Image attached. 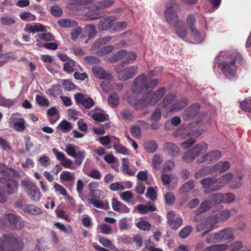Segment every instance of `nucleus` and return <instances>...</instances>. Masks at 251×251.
<instances>
[{"mask_svg":"<svg viewBox=\"0 0 251 251\" xmlns=\"http://www.w3.org/2000/svg\"><path fill=\"white\" fill-rule=\"evenodd\" d=\"M165 88L161 87L153 93H146L142 98L138 100L133 105L136 109L140 110L149 105L154 106L165 94Z\"/></svg>","mask_w":251,"mask_h":251,"instance_id":"nucleus-1","label":"nucleus"},{"mask_svg":"<svg viewBox=\"0 0 251 251\" xmlns=\"http://www.w3.org/2000/svg\"><path fill=\"white\" fill-rule=\"evenodd\" d=\"M154 76L152 71H151L149 76L145 74L138 75L135 79L134 83L132 85V90L135 93H140L144 89L152 88L155 87L158 83L157 79H151L149 77Z\"/></svg>","mask_w":251,"mask_h":251,"instance_id":"nucleus-2","label":"nucleus"},{"mask_svg":"<svg viewBox=\"0 0 251 251\" xmlns=\"http://www.w3.org/2000/svg\"><path fill=\"white\" fill-rule=\"evenodd\" d=\"M24 243L20 238L4 235L0 237V251H22Z\"/></svg>","mask_w":251,"mask_h":251,"instance_id":"nucleus-3","label":"nucleus"},{"mask_svg":"<svg viewBox=\"0 0 251 251\" xmlns=\"http://www.w3.org/2000/svg\"><path fill=\"white\" fill-rule=\"evenodd\" d=\"M207 149V144L205 142H201L186 151L183 155L182 159L186 163H191L197 157L204 153Z\"/></svg>","mask_w":251,"mask_h":251,"instance_id":"nucleus-4","label":"nucleus"},{"mask_svg":"<svg viewBox=\"0 0 251 251\" xmlns=\"http://www.w3.org/2000/svg\"><path fill=\"white\" fill-rule=\"evenodd\" d=\"M178 9V6L175 3H169L167 5L164 12L166 21L173 26L183 25V22L179 20L176 12Z\"/></svg>","mask_w":251,"mask_h":251,"instance_id":"nucleus-5","label":"nucleus"},{"mask_svg":"<svg viewBox=\"0 0 251 251\" xmlns=\"http://www.w3.org/2000/svg\"><path fill=\"white\" fill-rule=\"evenodd\" d=\"M11 176H7L0 177V190L8 195L14 194L18 190L17 181L11 178Z\"/></svg>","mask_w":251,"mask_h":251,"instance_id":"nucleus-6","label":"nucleus"},{"mask_svg":"<svg viewBox=\"0 0 251 251\" xmlns=\"http://www.w3.org/2000/svg\"><path fill=\"white\" fill-rule=\"evenodd\" d=\"M236 58L235 55L228 57L227 60L220 64L219 66L224 75L229 79L232 80L235 77V71L232 69L235 63Z\"/></svg>","mask_w":251,"mask_h":251,"instance_id":"nucleus-7","label":"nucleus"},{"mask_svg":"<svg viewBox=\"0 0 251 251\" xmlns=\"http://www.w3.org/2000/svg\"><path fill=\"white\" fill-rule=\"evenodd\" d=\"M121 65H117L115 69L118 73V77L121 80H126L131 78L137 73V66H130L123 69H121Z\"/></svg>","mask_w":251,"mask_h":251,"instance_id":"nucleus-8","label":"nucleus"},{"mask_svg":"<svg viewBox=\"0 0 251 251\" xmlns=\"http://www.w3.org/2000/svg\"><path fill=\"white\" fill-rule=\"evenodd\" d=\"M92 71L95 76L100 79H105V80L101 82L100 86L105 92H109L111 89V86L108 85V82L107 80L111 79L112 76L107 74L102 68L98 66L94 67Z\"/></svg>","mask_w":251,"mask_h":251,"instance_id":"nucleus-9","label":"nucleus"},{"mask_svg":"<svg viewBox=\"0 0 251 251\" xmlns=\"http://www.w3.org/2000/svg\"><path fill=\"white\" fill-rule=\"evenodd\" d=\"M22 185L26 189L25 191L28 196L33 201H38L40 199L39 190L34 183L28 180H24Z\"/></svg>","mask_w":251,"mask_h":251,"instance_id":"nucleus-10","label":"nucleus"},{"mask_svg":"<svg viewBox=\"0 0 251 251\" xmlns=\"http://www.w3.org/2000/svg\"><path fill=\"white\" fill-rule=\"evenodd\" d=\"M217 178L214 177H207L201 180V184L204 189V194H207L213 191L219 190L217 184Z\"/></svg>","mask_w":251,"mask_h":251,"instance_id":"nucleus-11","label":"nucleus"},{"mask_svg":"<svg viewBox=\"0 0 251 251\" xmlns=\"http://www.w3.org/2000/svg\"><path fill=\"white\" fill-rule=\"evenodd\" d=\"M221 152L219 150H213L202 155L197 159L198 163L208 162L213 163L220 158Z\"/></svg>","mask_w":251,"mask_h":251,"instance_id":"nucleus-12","label":"nucleus"},{"mask_svg":"<svg viewBox=\"0 0 251 251\" xmlns=\"http://www.w3.org/2000/svg\"><path fill=\"white\" fill-rule=\"evenodd\" d=\"M200 105L194 103L187 108L182 113V117L184 120L189 121L195 117L199 113Z\"/></svg>","mask_w":251,"mask_h":251,"instance_id":"nucleus-13","label":"nucleus"},{"mask_svg":"<svg viewBox=\"0 0 251 251\" xmlns=\"http://www.w3.org/2000/svg\"><path fill=\"white\" fill-rule=\"evenodd\" d=\"M75 99L77 103L82 104L86 108H90L95 104L92 98L80 93L75 94Z\"/></svg>","mask_w":251,"mask_h":251,"instance_id":"nucleus-14","label":"nucleus"},{"mask_svg":"<svg viewBox=\"0 0 251 251\" xmlns=\"http://www.w3.org/2000/svg\"><path fill=\"white\" fill-rule=\"evenodd\" d=\"M5 218L9 221L12 228L20 229L24 226V222L22 218L15 214L9 213L5 215Z\"/></svg>","mask_w":251,"mask_h":251,"instance_id":"nucleus-15","label":"nucleus"},{"mask_svg":"<svg viewBox=\"0 0 251 251\" xmlns=\"http://www.w3.org/2000/svg\"><path fill=\"white\" fill-rule=\"evenodd\" d=\"M219 241H228L231 242L234 239L233 230L226 228L216 232Z\"/></svg>","mask_w":251,"mask_h":251,"instance_id":"nucleus-16","label":"nucleus"},{"mask_svg":"<svg viewBox=\"0 0 251 251\" xmlns=\"http://www.w3.org/2000/svg\"><path fill=\"white\" fill-rule=\"evenodd\" d=\"M0 175L4 176H12L15 178H19L20 175L17 171L12 168L7 167L4 164L0 163Z\"/></svg>","mask_w":251,"mask_h":251,"instance_id":"nucleus-17","label":"nucleus"},{"mask_svg":"<svg viewBox=\"0 0 251 251\" xmlns=\"http://www.w3.org/2000/svg\"><path fill=\"white\" fill-rule=\"evenodd\" d=\"M113 19L110 17L102 18L98 24V28L100 30H105L110 28L112 26Z\"/></svg>","mask_w":251,"mask_h":251,"instance_id":"nucleus-18","label":"nucleus"},{"mask_svg":"<svg viewBox=\"0 0 251 251\" xmlns=\"http://www.w3.org/2000/svg\"><path fill=\"white\" fill-rule=\"evenodd\" d=\"M165 151L172 156H175L179 154V148L172 143L167 142L163 145Z\"/></svg>","mask_w":251,"mask_h":251,"instance_id":"nucleus-19","label":"nucleus"},{"mask_svg":"<svg viewBox=\"0 0 251 251\" xmlns=\"http://www.w3.org/2000/svg\"><path fill=\"white\" fill-rule=\"evenodd\" d=\"M213 206L214 203L213 201L208 197L206 200L201 203L199 207L196 211V213L197 214L204 213L208 211Z\"/></svg>","mask_w":251,"mask_h":251,"instance_id":"nucleus-20","label":"nucleus"},{"mask_svg":"<svg viewBox=\"0 0 251 251\" xmlns=\"http://www.w3.org/2000/svg\"><path fill=\"white\" fill-rule=\"evenodd\" d=\"M88 115L91 117L94 120L102 122L108 120V116L101 112H97L95 110L89 111Z\"/></svg>","mask_w":251,"mask_h":251,"instance_id":"nucleus-21","label":"nucleus"},{"mask_svg":"<svg viewBox=\"0 0 251 251\" xmlns=\"http://www.w3.org/2000/svg\"><path fill=\"white\" fill-rule=\"evenodd\" d=\"M112 206L113 209L116 212L123 213H128L129 212V209L125 204L116 199H112Z\"/></svg>","mask_w":251,"mask_h":251,"instance_id":"nucleus-22","label":"nucleus"},{"mask_svg":"<svg viewBox=\"0 0 251 251\" xmlns=\"http://www.w3.org/2000/svg\"><path fill=\"white\" fill-rule=\"evenodd\" d=\"M75 63L73 60L68 57L64 55V70L69 74L74 72Z\"/></svg>","mask_w":251,"mask_h":251,"instance_id":"nucleus-23","label":"nucleus"},{"mask_svg":"<svg viewBox=\"0 0 251 251\" xmlns=\"http://www.w3.org/2000/svg\"><path fill=\"white\" fill-rule=\"evenodd\" d=\"M229 168L230 164L228 162H219L212 167L211 170L213 171H218L220 173H224L227 171Z\"/></svg>","mask_w":251,"mask_h":251,"instance_id":"nucleus-24","label":"nucleus"},{"mask_svg":"<svg viewBox=\"0 0 251 251\" xmlns=\"http://www.w3.org/2000/svg\"><path fill=\"white\" fill-rule=\"evenodd\" d=\"M233 178V175L230 173H226L217 179V184L220 190L224 186L226 185Z\"/></svg>","mask_w":251,"mask_h":251,"instance_id":"nucleus-25","label":"nucleus"},{"mask_svg":"<svg viewBox=\"0 0 251 251\" xmlns=\"http://www.w3.org/2000/svg\"><path fill=\"white\" fill-rule=\"evenodd\" d=\"M188 103L187 99L186 98H182L177 100L175 103H174L170 109V112H174L176 111L180 110L183 107H185Z\"/></svg>","mask_w":251,"mask_h":251,"instance_id":"nucleus-26","label":"nucleus"},{"mask_svg":"<svg viewBox=\"0 0 251 251\" xmlns=\"http://www.w3.org/2000/svg\"><path fill=\"white\" fill-rule=\"evenodd\" d=\"M45 27V26L41 24L36 23L33 25H27L25 27V30L34 33L44 31Z\"/></svg>","mask_w":251,"mask_h":251,"instance_id":"nucleus-27","label":"nucleus"},{"mask_svg":"<svg viewBox=\"0 0 251 251\" xmlns=\"http://www.w3.org/2000/svg\"><path fill=\"white\" fill-rule=\"evenodd\" d=\"M190 34L197 43H201L204 39L205 35L201 33L197 28L190 30Z\"/></svg>","mask_w":251,"mask_h":251,"instance_id":"nucleus-28","label":"nucleus"},{"mask_svg":"<svg viewBox=\"0 0 251 251\" xmlns=\"http://www.w3.org/2000/svg\"><path fill=\"white\" fill-rule=\"evenodd\" d=\"M137 209L141 214H145L149 211H154L156 210V208L153 205L150 204H139L137 206Z\"/></svg>","mask_w":251,"mask_h":251,"instance_id":"nucleus-29","label":"nucleus"},{"mask_svg":"<svg viewBox=\"0 0 251 251\" xmlns=\"http://www.w3.org/2000/svg\"><path fill=\"white\" fill-rule=\"evenodd\" d=\"M204 229H209L211 230L213 229L208 217L203 220L196 227L198 232H200Z\"/></svg>","mask_w":251,"mask_h":251,"instance_id":"nucleus-30","label":"nucleus"},{"mask_svg":"<svg viewBox=\"0 0 251 251\" xmlns=\"http://www.w3.org/2000/svg\"><path fill=\"white\" fill-rule=\"evenodd\" d=\"M25 121L24 119H20L18 121H15L12 123L11 127L15 129L16 131L18 132H22L25 128Z\"/></svg>","mask_w":251,"mask_h":251,"instance_id":"nucleus-31","label":"nucleus"},{"mask_svg":"<svg viewBox=\"0 0 251 251\" xmlns=\"http://www.w3.org/2000/svg\"><path fill=\"white\" fill-rule=\"evenodd\" d=\"M143 146L145 150L150 153L154 152L157 148V145L154 141L145 142L143 144Z\"/></svg>","mask_w":251,"mask_h":251,"instance_id":"nucleus-32","label":"nucleus"},{"mask_svg":"<svg viewBox=\"0 0 251 251\" xmlns=\"http://www.w3.org/2000/svg\"><path fill=\"white\" fill-rule=\"evenodd\" d=\"M111 39L110 36L104 37L97 39L92 46L93 50H96L102 45L108 43Z\"/></svg>","mask_w":251,"mask_h":251,"instance_id":"nucleus-33","label":"nucleus"},{"mask_svg":"<svg viewBox=\"0 0 251 251\" xmlns=\"http://www.w3.org/2000/svg\"><path fill=\"white\" fill-rule=\"evenodd\" d=\"M219 222H223L227 220L231 216V212L228 209H225L216 214Z\"/></svg>","mask_w":251,"mask_h":251,"instance_id":"nucleus-34","label":"nucleus"},{"mask_svg":"<svg viewBox=\"0 0 251 251\" xmlns=\"http://www.w3.org/2000/svg\"><path fill=\"white\" fill-rule=\"evenodd\" d=\"M24 212L30 214L38 215L42 213V210L40 208L35 206V205L26 204L25 209Z\"/></svg>","mask_w":251,"mask_h":251,"instance_id":"nucleus-35","label":"nucleus"},{"mask_svg":"<svg viewBox=\"0 0 251 251\" xmlns=\"http://www.w3.org/2000/svg\"><path fill=\"white\" fill-rule=\"evenodd\" d=\"M107 101L109 105L111 107L114 108L118 105L119 98L116 93H112L110 95Z\"/></svg>","mask_w":251,"mask_h":251,"instance_id":"nucleus-36","label":"nucleus"},{"mask_svg":"<svg viewBox=\"0 0 251 251\" xmlns=\"http://www.w3.org/2000/svg\"><path fill=\"white\" fill-rule=\"evenodd\" d=\"M114 3L112 0H104L97 3L93 7L94 9H100L111 6Z\"/></svg>","mask_w":251,"mask_h":251,"instance_id":"nucleus-37","label":"nucleus"},{"mask_svg":"<svg viewBox=\"0 0 251 251\" xmlns=\"http://www.w3.org/2000/svg\"><path fill=\"white\" fill-rule=\"evenodd\" d=\"M228 248L226 244L215 245L205 248L203 251H224L227 250Z\"/></svg>","mask_w":251,"mask_h":251,"instance_id":"nucleus-38","label":"nucleus"},{"mask_svg":"<svg viewBox=\"0 0 251 251\" xmlns=\"http://www.w3.org/2000/svg\"><path fill=\"white\" fill-rule=\"evenodd\" d=\"M208 198L211 200V201H213L214 205L223 202L224 197L223 194L218 193L213 194L210 195Z\"/></svg>","mask_w":251,"mask_h":251,"instance_id":"nucleus-39","label":"nucleus"},{"mask_svg":"<svg viewBox=\"0 0 251 251\" xmlns=\"http://www.w3.org/2000/svg\"><path fill=\"white\" fill-rule=\"evenodd\" d=\"M122 170L126 175L132 176L135 175V172L129 169V164L126 159H123L122 160Z\"/></svg>","mask_w":251,"mask_h":251,"instance_id":"nucleus-40","label":"nucleus"},{"mask_svg":"<svg viewBox=\"0 0 251 251\" xmlns=\"http://www.w3.org/2000/svg\"><path fill=\"white\" fill-rule=\"evenodd\" d=\"M114 49V47L111 45L105 46L99 49L97 52V54L100 56H104L111 52Z\"/></svg>","mask_w":251,"mask_h":251,"instance_id":"nucleus-41","label":"nucleus"},{"mask_svg":"<svg viewBox=\"0 0 251 251\" xmlns=\"http://www.w3.org/2000/svg\"><path fill=\"white\" fill-rule=\"evenodd\" d=\"M114 140L117 142L119 141V139L115 137L112 136H105L100 137L99 141L102 145H109L113 140Z\"/></svg>","mask_w":251,"mask_h":251,"instance_id":"nucleus-42","label":"nucleus"},{"mask_svg":"<svg viewBox=\"0 0 251 251\" xmlns=\"http://www.w3.org/2000/svg\"><path fill=\"white\" fill-rule=\"evenodd\" d=\"M126 54V50H122L117 52L116 54L113 55L109 58V60L111 62H114L121 60Z\"/></svg>","mask_w":251,"mask_h":251,"instance_id":"nucleus-43","label":"nucleus"},{"mask_svg":"<svg viewBox=\"0 0 251 251\" xmlns=\"http://www.w3.org/2000/svg\"><path fill=\"white\" fill-rule=\"evenodd\" d=\"M181 25H176V26H174L176 29V34L180 38L183 39L186 37L187 31L185 27L181 26Z\"/></svg>","mask_w":251,"mask_h":251,"instance_id":"nucleus-44","label":"nucleus"},{"mask_svg":"<svg viewBox=\"0 0 251 251\" xmlns=\"http://www.w3.org/2000/svg\"><path fill=\"white\" fill-rule=\"evenodd\" d=\"M17 103L16 100L5 99L4 98L0 96V105L6 107H10L15 105Z\"/></svg>","mask_w":251,"mask_h":251,"instance_id":"nucleus-45","label":"nucleus"},{"mask_svg":"<svg viewBox=\"0 0 251 251\" xmlns=\"http://www.w3.org/2000/svg\"><path fill=\"white\" fill-rule=\"evenodd\" d=\"M192 231V227L190 226H187L183 228L179 233V237L181 238H187Z\"/></svg>","mask_w":251,"mask_h":251,"instance_id":"nucleus-46","label":"nucleus"},{"mask_svg":"<svg viewBox=\"0 0 251 251\" xmlns=\"http://www.w3.org/2000/svg\"><path fill=\"white\" fill-rule=\"evenodd\" d=\"M194 187V183L193 181L189 180L182 186L180 191L183 193H186L191 191Z\"/></svg>","mask_w":251,"mask_h":251,"instance_id":"nucleus-47","label":"nucleus"},{"mask_svg":"<svg viewBox=\"0 0 251 251\" xmlns=\"http://www.w3.org/2000/svg\"><path fill=\"white\" fill-rule=\"evenodd\" d=\"M114 149L119 153L124 154H129V151L125 146L120 144L118 143L114 144Z\"/></svg>","mask_w":251,"mask_h":251,"instance_id":"nucleus-48","label":"nucleus"},{"mask_svg":"<svg viewBox=\"0 0 251 251\" xmlns=\"http://www.w3.org/2000/svg\"><path fill=\"white\" fill-rule=\"evenodd\" d=\"M196 18L193 15H189L186 18V25L189 30L195 28Z\"/></svg>","mask_w":251,"mask_h":251,"instance_id":"nucleus-49","label":"nucleus"},{"mask_svg":"<svg viewBox=\"0 0 251 251\" xmlns=\"http://www.w3.org/2000/svg\"><path fill=\"white\" fill-rule=\"evenodd\" d=\"M161 180L164 185L169 184L173 180L176 179V177L173 174H163L161 175Z\"/></svg>","mask_w":251,"mask_h":251,"instance_id":"nucleus-50","label":"nucleus"},{"mask_svg":"<svg viewBox=\"0 0 251 251\" xmlns=\"http://www.w3.org/2000/svg\"><path fill=\"white\" fill-rule=\"evenodd\" d=\"M182 222V220L180 218H176L168 223L171 228L176 230L181 225Z\"/></svg>","mask_w":251,"mask_h":251,"instance_id":"nucleus-51","label":"nucleus"},{"mask_svg":"<svg viewBox=\"0 0 251 251\" xmlns=\"http://www.w3.org/2000/svg\"><path fill=\"white\" fill-rule=\"evenodd\" d=\"M99 242L103 246L108 247L112 250L116 249L115 246L107 239L104 237H100L99 238Z\"/></svg>","mask_w":251,"mask_h":251,"instance_id":"nucleus-52","label":"nucleus"},{"mask_svg":"<svg viewBox=\"0 0 251 251\" xmlns=\"http://www.w3.org/2000/svg\"><path fill=\"white\" fill-rule=\"evenodd\" d=\"M204 132V130L202 128H201L200 129H195L194 130H192L190 132L186 133V134L187 136H189L190 138L194 139V138L200 136ZM184 134H186V132H185Z\"/></svg>","mask_w":251,"mask_h":251,"instance_id":"nucleus-53","label":"nucleus"},{"mask_svg":"<svg viewBox=\"0 0 251 251\" xmlns=\"http://www.w3.org/2000/svg\"><path fill=\"white\" fill-rule=\"evenodd\" d=\"M51 14L55 17H60L62 14V8L58 5H53L50 8Z\"/></svg>","mask_w":251,"mask_h":251,"instance_id":"nucleus-54","label":"nucleus"},{"mask_svg":"<svg viewBox=\"0 0 251 251\" xmlns=\"http://www.w3.org/2000/svg\"><path fill=\"white\" fill-rule=\"evenodd\" d=\"M62 92V87L60 85H54L50 90V94L52 96H60Z\"/></svg>","mask_w":251,"mask_h":251,"instance_id":"nucleus-55","label":"nucleus"},{"mask_svg":"<svg viewBox=\"0 0 251 251\" xmlns=\"http://www.w3.org/2000/svg\"><path fill=\"white\" fill-rule=\"evenodd\" d=\"M37 244L36 245V248L40 251H45L47 249V243L43 238L38 239Z\"/></svg>","mask_w":251,"mask_h":251,"instance_id":"nucleus-56","label":"nucleus"},{"mask_svg":"<svg viewBox=\"0 0 251 251\" xmlns=\"http://www.w3.org/2000/svg\"><path fill=\"white\" fill-rule=\"evenodd\" d=\"M120 196L122 200L129 202L133 198V194L130 191H126L120 194Z\"/></svg>","mask_w":251,"mask_h":251,"instance_id":"nucleus-57","label":"nucleus"},{"mask_svg":"<svg viewBox=\"0 0 251 251\" xmlns=\"http://www.w3.org/2000/svg\"><path fill=\"white\" fill-rule=\"evenodd\" d=\"M230 247L231 250L230 251H245L242 250L243 245L242 242L240 241H236L231 244Z\"/></svg>","mask_w":251,"mask_h":251,"instance_id":"nucleus-58","label":"nucleus"},{"mask_svg":"<svg viewBox=\"0 0 251 251\" xmlns=\"http://www.w3.org/2000/svg\"><path fill=\"white\" fill-rule=\"evenodd\" d=\"M84 61L87 63H90L91 64H99L100 62V59L98 57L91 55L85 57Z\"/></svg>","mask_w":251,"mask_h":251,"instance_id":"nucleus-59","label":"nucleus"},{"mask_svg":"<svg viewBox=\"0 0 251 251\" xmlns=\"http://www.w3.org/2000/svg\"><path fill=\"white\" fill-rule=\"evenodd\" d=\"M0 146L1 148L6 151L9 153H11L13 152L12 148L10 146L8 142H7L5 140L0 138Z\"/></svg>","mask_w":251,"mask_h":251,"instance_id":"nucleus-60","label":"nucleus"},{"mask_svg":"<svg viewBox=\"0 0 251 251\" xmlns=\"http://www.w3.org/2000/svg\"><path fill=\"white\" fill-rule=\"evenodd\" d=\"M146 195L152 201H154L156 199V192L153 187L148 188Z\"/></svg>","mask_w":251,"mask_h":251,"instance_id":"nucleus-61","label":"nucleus"},{"mask_svg":"<svg viewBox=\"0 0 251 251\" xmlns=\"http://www.w3.org/2000/svg\"><path fill=\"white\" fill-rule=\"evenodd\" d=\"M174 99L175 96L174 95H167L161 101L160 104H161L162 106L166 107L170 104Z\"/></svg>","mask_w":251,"mask_h":251,"instance_id":"nucleus-62","label":"nucleus"},{"mask_svg":"<svg viewBox=\"0 0 251 251\" xmlns=\"http://www.w3.org/2000/svg\"><path fill=\"white\" fill-rule=\"evenodd\" d=\"M161 116V112L160 109H156L154 110L151 115V120L152 122H157L160 120Z\"/></svg>","mask_w":251,"mask_h":251,"instance_id":"nucleus-63","label":"nucleus"},{"mask_svg":"<svg viewBox=\"0 0 251 251\" xmlns=\"http://www.w3.org/2000/svg\"><path fill=\"white\" fill-rule=\"evenodd\" d=\"M240 107L245 111H251V100H245L241 102Z\"/></svg>","mask_w":251,"mask_h":251,"instance_id":"nucleus-64","label":"nucleus"}]
</instances>
